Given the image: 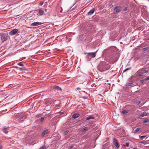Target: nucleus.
Listing matches in <instances>:
<instances>
[{
  "instance_id": "nucleus-9",
  "label": "nucleus",
  "mask_w": 149,
  "mask_h": 149,
  "mask_svg": "<svg viewBox=\"0 0 149 149\" xmlns=\"http://www.w3.org/2000/svg\"><path fill=\"white\" fill-rule=\"evenodd\" d=\"M120 11V9L119 7H116L114 9V13H116L119 12Z\"/></svg>"
},
{
  "instance_id": "nucleus-26",
  "label": "nucleus",
  "mask_w": 149,
  "mask_h": 149,
  "mask_svg": "<svg viewBox=\"0 0 149 149\" xmlns=\"http://www.w3.org/2000/svg\"><path fill=\"white\" fill-rule=\"evenodd\" d=\"M46 148V146H42V147L40 148L39 149H45Z\"/></svg>"
},
{
  "instance_id": "nucleus-37",
  "label": "nucleus",
  "mask_w": 149,
  "mask_h": 149,
  "mask_svg": "<svg viewBox=\"0 0 149 149\" xmlns=\"http://www.w3.org/2000/svg\"><path fill=\"white\" fill-rule=\"evenodd\" d=\"M73 147V146H70V149H72Z\"/></svg>"
},
{
  "instance_id": "nucleus-36",
  "label": "nucleus",
  "mask_w": 149,
  "mask_h": 149,
  "mask_svg": "<svg viewBox=\"0 0 149 149\" xmlns=\"http://www.w3.org/2000/svg\"><path fill=\"white\" fill-rule=\"evenodd\" d=\"M146 80H149V77H147L145 78Z\"/></svg>"
},
{
  "instance_id": "nucleus-28",
  "label": "nucleus",
  "mask_w": 149,
  "mask_h": 149,
  "mask_svg": "<svg viewBox=\"0 0 149 149\" xmlns=\"http://www.w3.org/2000/svg\"><path fill=\"white\" fill-rule=\"evenodd\" d=\"M141 103V102L140 101H139L136 102V104L137 105H138L139 104H140Z\"/></svg>"
},
{
  "instance_id": "nucleus-5",
  "label": "nucleus",
  "mask_w": 149,
  "mask_h": 149,
  "mask_svg": "<svg viewBox=\"0 0 149 149\" xmlns=\"http://www.w3.org/2000/svg\"><path fill=\"white\" fill-rule=\"evenodd\" d=\"M148 72V71L145 70H143L140 71H139V76H141L143 75V74L144 73H145Z\"/></svg>"
},
{
  "instance_id": "nucleus-39",
  "label": "nucleus",
  "mask_w": 149,
  "mask_h": 149,
  "mask_svg": "<svg viewBox=\"0 0 149 149\" xmlns=\"http://www.w3.org/2000/svg\"><path fill=\"white\" fill-rule=\"evenodd\" d=\"M1 149V146L0 145V149Z\"/></svg>"
},
{
  "instance_id": "nucleus-17",
  "label": "nucleus",
  "mask_w": 149,
  "mask_h": 149,
  "mask_svg": "<svg viewBox=\"0 0 149 149\" xmlns=\"http://www.w3.org/2000/svg\"><path fill=\"white\" fill-rule=\"evenodd\" d=\"M17 65L21 66H23L24 65L22 63V62H19L17 64Z\"/></svg>"
},
{
  "instance_id": "nucleus-27",
  "label": "nucleus",
  "mask_w": 149,
  "mask_h": 149,
  "mask_svg": "<svg viewBox=\"0 0 149 149\" xmlns=\"http://www.w3.org/2000/svg\"><path fill=\"white\" fill-rule=\"evenodd\" d=\"M146 136H140V138L141 139H143L145 137H146Z\"/></svg>"
},
{
  "instance_id": "nucleus-7",
  "label": "nucleus",
  "mask_w": 149,
  "mask_h": 149,
  "mask_svg": "<svg viewBox=\"0 0 149 149\" xmlns=\"http://www.w3.org/2000/svg\"><path fill=\"white\" fill-rule=\"evenodd\" d=\"M53 89L54 91H57L60 92L61 91V88L58 86H56L53 87Z\"/></svg>"
},
{
  "instance_id": "nucleus-25",
  "label": "nucleus",
  "mask_w": 149,
  "mask_h": 149,
  "mask_svg": "<svg viewBox=\"0 0 149 149\" xmlns=\"http://www.w3.org/2000/svg\"><path fill=\"white\" fill-rule=\"evenodd\" d=\"M59 115L60 116L62 115V114H64V112L63 111H60L59 113H58Z\"/></svg>"
},
{
  "instance_id": "nucleus-35",
  "label": "nucleus",
  "mask_w": 149,
  "mask_h": 149,
  "mask_svg": "<svg viewBox=\"0 0 149 149\" xmlns=\"http://www.w3.org/2000/svg\"><path fill=\"white\" fill-rule=\"evenodd\" d=\"M128 10V8H127V7H126V8H125L123 9V10H124V11H126V10Z\"/></svg>"
},
{
  "instance_id": "nucleus-32",
  "label": "nucleus",
  "mask_w": 149,
  "mask_h": 149,
  "mask_svg": "<svg viewBox=\"0 0 149 149\" xmlns=\"http://www.w3.org/2000/svg\"><path fill=\"white\" fill-rule=\"evenodd\" d=\"M43 4V2H40V3H39V5L40 6H42V5Z\"/></svg>"
},
{
  "instance_id": "nucleus-13",
  "label": "nucleus",
  "mask_w": 149,
  "mask_h": 149,
  "mask_svg": "<svg viewBox=\"0 0 149 149\" xmlns=\"http://www.w3.org/2000/svg\"><path fill=\"white\" fill-rule=\"evenodd\" d=\"M80 115L79 113H74L72 115V118L75 119L78 118Z\"/></svg>"
},
{
  "instance_id": "nucleus-11",
  "label": "nucleus",
  "mask_w": 149,
  "mask_h": 149,
  "mask_svg": "<svg viewBox=\"0 0 149 149\" xmlns=\"http://www.w3.org/2000/svg\"><path fill=\"white\" fill-rule=\"evenodd\" d=\"M147 115V113L146 112H143L142 113H141L139 116V118H141L146 116Z\"/></svg>"
},
{
  "instance_id": "nucleus-22",
  "label": "nucleus",
  "mask_w": 149,
  "mask_h": 149,
  "mask_svg": "<svg viewBox=\"0 0 149 149\" xmlns=\"http://www.w3.org/2000/svg\"><path fill=\"white\" fill-rule=\"evenodd\" d=\"M129 143H128V142H127V143H125V144H124V146H126L127 147H128L129 146Z\"/></svg>"
},
{
  "instance_id": "nucleus-6",
  "label": "nucleus",
  "mask_w": 149,
  "mask_h": 149,
  "mask_svg": "<svg viewBox=\"0 0 149 149\" xmlns=\"http://www.w3.org/2000/svg\"><path fill=\"white\" fill-rule=\"evenodd\" d=\"M8 36L6 35H3L1 36V40L2 42L6 41L7 39Z\"/></svg>"
},
{
  "instance_id": "nucleus-38",
  "label": "nucleus",
  "mask_w": 149,
  "mask_h": 149,
  "mask_svg": "<svg viewBox=\"0 0 149 149\" xmlns=\"http://www.w3.org/2000/svg\"><path fill=\"white\" fill-rule=\"evenodd\" d=\"M45 12H47V9H45Z\"/></svg>"
},
{
  "instance_id": "nucleus-8",
  "label": "nucleus",
  "mask_w": 149,
  "mask_h": 149,
  "mask_svg": "<svg viewBox=\"0 0 149 149\" xmlns=\"http://www.w3.org/2000/svg\"><path fill=\"white\" fill-rule=\"evenodd\" d=\"M95 8H93L91 10H90L87 14L88 15H92L94 12L95 10Z\"/></svg>"
},
{
  "instance_id": "nucleus-2",
  "label": "nucleus",
  "mask_w": 149,
  "mask_h": 149,
  "mask_svg": "<svg viewBox=\"0 0 149 149\" xmlns=\"http://www.w3.org/2000/svg\"><path fill=\"white\" fill-rule=\"evenodd\" d=\"M97 51L96 52H94L85 53V54L87 55L86 56L87 58H88L89 57H90L94 58L96 56V53Z\"/></svg>"
},
{
  "instance_id": "nucleus-3",
  "label": "nucleus",
  "mask_w": 149,
  "mask_h": 149,
  "mask_svg": "<svg viewBox=\"0 0 149 149\" xmlns=\"http://www.w3.org/2000/svg\"><path fill=\"white\" fill-rule=\"evenodd\" d=\"M42 23L39 22H35L32 23L31 24V26L33 27L35 26H38L42 24Z\"/></svg>"
},
{
  "instance_id": "nucleus-24",
  "label": "nucleus",
  "mask_w": 149,
  "mask_h": 149,
  "mask_svg": "<svg viewBox=\"0 0 149 149\" xmlns=\"http://www.w3.org/2000/svg\"><path fill=\"white\" fill-rule=\"evenodd\" d=\"M143 122L144 123H148L149 122V119H147L146 120H144L143 121Z\"/></svg>"
},
{
  "instance_id": "nucleus-23",
  "label": "nucleus",
  "mask_w": 149,
  "mask_h": 149,
  "mask_svg": "<svg viewBox=\"0 0 149 149\" xmlns=\"http://www.w3.org/2000/svg\"><path fill=\"white\" fill-rule=\"evenodd\" d=\"M146 81V80L145 79H142V80H141L140 82V83H141V84H143L144 83V81Z\"/></svg>"
},
{
  "instance_id": "nucleus-30",
  "label": "nucleus",
  "mask_w": 149,
  "mask_h": 149,
  "mask_svg": "<svg viewBox=\"0 0 149 149\" xmlns=\"http://www.w3.org/2000/svg\"><path fill=\"white\" fill-rule=\"evenodd\" d=\"M130 68H126V69H125L124 71H123V72H124L126 71H127V70H130Z\"/></svg>"
},
{
  "instance_id": "nucleus-21",
  "label": "nucleus",
  "mask_w": 149,
  "mask_h": 149,
  "mask_svg": "<svg viewBox=\"0 0 149 149\" xmlns=\"http://www.w3.org/2000/svg\"><path fill=\"white\" fill-rule=\"evenodd\" d=\"M133 83H128L127 84V86H131L133 85Z\"/></svg>"
},
{
  "instance_id": "nucleus-40",
  "label": "nucleus",
  "mask_w": 149,
  "mask_h": 149,
  "mask_svg": "<svg viewBox=\"0 0 149 149\" xmlns=\"http://www.w3.org/2000/svg\"><path fill=\"white\" fill-rule=\"evenodd\" d=\"M77 89H80V88H78Z\"/></svg>"
},
{
  "instance_id": "nucleus-16",
  "label": "nucleus",
  "mask_w": 149,
  "mask_h": 149,
  "mask_svg": "<svg viewBox=\"0 0 149 149\" xmlns=\"http://www.w3.org/2000/svg\"><path fill=\"white\" fill-rule=\"evenodd\" d=\"M141 128H137L136 129V130H135L134 132L135 133H136L137 132H138L140 130Z\"/></svg>"
},
{
  "instance_id": "nucleus-10",
  "label": "nucleus",
  "mask_w": 149,
  "mask_h": 149,
  "mask_svg": "<svg viewBox=\"0 0 149 149\" xmlns=\"http://www.w3.org/2000/svg\"><path fill=\"white\" fill-rule=\"evenodd\" d=\"M38 13L39 14V15H42L44 13V11H43V9L42 8H40L38 9Z\"/></svg>"
},
{
  "instance_id": "nucleus-14",
  "label": "nucleus",
  "mask_w": 149,
  "mask_h": 149,
  "mask_svg": "<svg viewBox=\"0 0 149 149\" xmlns=\"http://www.w3.org/2000/svg\"><path fill=\"white\" fill-rule=\"evenodd\" d=\"M114 145H115L117 148H118L119 147V144L117 142V140H116L115 142L114 143Z\"/></svg>"
},
{
  "instance_id": "nucleus-18",
  "label": "nucleus",
  "mask_w": 149,
  "mask_h": 149,
  "mask_svg": "<svg viewBox=\"0 0 149 149\" xmlns=\"http://www.w3.org/2000/svg\"><path fill=\"white\" fill-rule=\"evenodd\" d=\"M69 132V130H67L66 131H65L64 132H63V134L64 135H65L67 134Z\"/></svg>"
},
{
  "instance_id": "nucleus-31",
  "label": "nucleus",
  "mask_w": 149,
  "mask_h": 149,
  "mask_svg": "<svg viewBox=\"0 0 149 149\" xmlns=\"http://www.w3.org/2000/svg\"><path fill=\"white\" fill-rule=\"evenodd\" d=\"M148 47H146V48H144L143 49V50L144 51H145L146 50L148 49Z\"/></svg>"
},
{
  "instance_id": "nucleus-20",
  "label": "nucleus",
  "mask_w": 149,
  "mask_h": 149,
  "mask_svg": "<svg viewBox=\"0 0 149 149\" xmlns=\"http://www.w3.org/2000/svg\"><path fill=\"white\" fill-rule=\"evenodd\" d=\"M88 130V128L87 127H85L83 129V131H87Z\"/></svg>"
},
{
  "instance_id": "nucleus-34",
  "label": "nucleus",
  "mask_w": 149,
  "mask_h": 149,
  "mask_svg": "<svg viewBox=\"0 0 149 149\" xmlns=\"http://www.w3.org/2000/svg\"><path fill=\"white\" fill-rule=\"evenodd\" d=\"M21 69L22 70H27L25 68H21Z\"/></svg>"
},
{
  "instance_id": "nucleus-33",
  "label": "nucleus",
  "mask_w": 149,
  "mask_h": 149,
  "mask_svg": "<svg viewBox=\"0 0 149 149\" xmlns=\"http://www.w3.org/2000/svg\"><path fill=\"white\" fill-rule=\"evenodd\" d=\"M3 131L5 133H7L8 132L6 131V130L5 129L3 130Z\"/></svg>"
},
{
  "instance_id": "nucleus-4",
  "label": "nucleus",
  "mask_w": 149,
  "mask_h": 149,
  "mask_svg": "<svg viewBox=\"0 0 149 149\" xmlns=\"http://www.w3.org/2000/svg\"><path fill=\"white\" fill-rule=\"evenodd\" d=\"M17 29H14L9 32V34L11 36L14 35L17 33Z\"/></svg>"
},
{
  "instance_id": "nucleus-12",
  "label": "nucleus",
  "mask_w": 149,
  "mask_h": 149,
  "mask_svg": "<svg viewBox=\"0 0 149 149\" xmlns=\"http://www.w3.org/2000/svg\"><path fill=\"white\" fill-rule=\"evenodd\" d=\"M48 132V130H46L43 131L42 134L41 135L42 136H44L45 135L47 134Z\"/></svg>"
},
{
  "instance_id": "nucleus-19",
  "label": "nucleus",
  "mask_w": 149,
  "mask_h": 149,
  "mask_svg": "<svg viewBox=\"0 0 149 149\" xmlns=\"http://www.w3.org/2000/svg\"><path fill=\"white\" fill-rule=\"evenodd\" d=\"M127 113V111L126 110H123L122 111L121 113L123 114H126Z\"/></svg>"
},
{
  "instance_id": "nucleus-15",
  "label": "nucleus",
  "mask_w": 149,
  "mask_h": 149,
  "mask_svg": "<svg viewBox=\"0 0 149 149\" xmlns=\"http://www.w3.org/2000/svg\"><path fill=\"white\" fill-rule=\"evenodd\" d=\"M94 117L93 116H89V117H86V120H90V119H94Z\"/></svg>"
},
{
  "instance_id": "nucleus-1",
  "label": "nucleus",
  "mask_w": 149,
  "mask_h": 149,
  "mask_svg": "<svg viewBox=\"0 0 149 149\" xmlns=\"http://www.w3.org/2000/svg\"><path fill=\"white\" fill-rule=\"evenodd\" d=\"M110 68V65L107 64L105 62L102 61L100 63L98 67L99 71L103 72L108 69Z\"/></svg>"
},
{
  "instance_id": "nucleus-29",
  "label": "nucleus",
  "mask_w": 149,
  "mask_h": 149,
  "mask_svg": "<svg viewBox=\"0 0 149 149\" xmlns=\"http://www.w3.org/2000/svg\"><path fill=\"white\" fill-rule=\"evenodd\" d=\"M44 117H42L40 119V121L41 122H42L44 120Z\"/></svg>"
}]
</instances>
